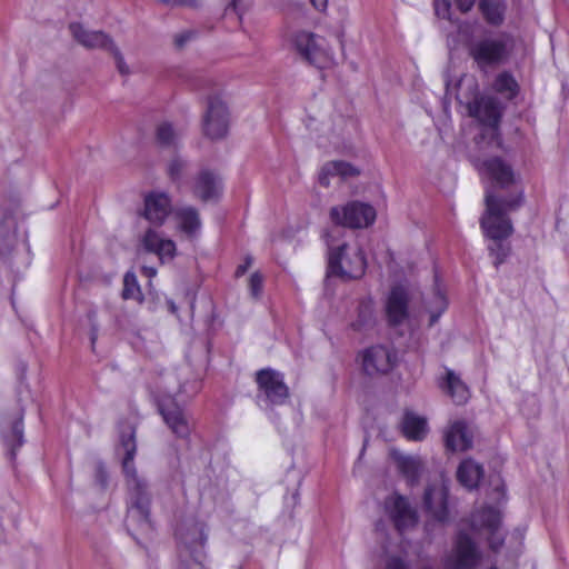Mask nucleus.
<instances>
[{"label": "nucleus", "mask_w": 569, "mask_h": 569, "mask_svg": "<svg viewBox=\"0 0 569 569\" xmlns=\"http://www.w3.org/2000/svg\"><path fill=\"white\" fill-rule=\"evenodd\" d=\"M120 445L124 451L122 470L128 490L127 529H138L143 532H150L152 530L150 519L151 493L148 482L138 475L133 463L137 452L136 431L133 428L129 427L128 432L123 431L121 433Z\"/></svg>", "instance_id": "nucleus-1"}, {"label": "nucleus", "mask_w": 569, "mask_h": 569, "mask_svg": "<svg viewBox=\"0 0 569 569\" xmlns=\"http://www.w3.org/2000/svg\"><path fill=\"white\" fill-rule=\"evenodd\" d=\"M522 200V191L511 194L507 199H500L490 191L486 193L487 210L481 226L485 234L490 239L488 250L496 267L503 263L510 254L511 247L508 238L512 234L513 227L508 212L519 208Z\"/></svg>", "instance_id": "nucleus-2"}, {"label": "nucleus", "mask_w": 569, "mask_h": 569, "mask_svg": "<svg viewBox=\"0 0 569 569\" xmlns=\"http://www.w3.org/2000/svg\"><path fill=\"white\" fill-rule=\"evenodd\" d=\"M488 501L475 509L469 519V527L480 538H485L491 551L498 552L505 536L499 531L503 509L508 497L506 486L499 473L489 477Z\"/></svg>", "instance_id": "nucleus-3"}, {"label": "nucleus", "mask_w": 569, "mask_h": 569, "mask_svg": "<svg viewBox=\"0 0 569 569\" xmlns=\"http://www.w3.org/2000/svg\"><path fill=\"white\" fill-rule=\"evenodd\" d=\"M367 268V260L360 248L351 249L343 243L329 252L328 276H335L342 281L360 279Z\"/></svg>", "instance_id": "nucleus-4"}, {"label": "nucleus", "mask_w": 569, "mask_h": 569, "mask_svg": "<svg viewBox=\"0 0 569 569\" xmlns=\"http://www.w3.org/2000/svg\"><path fill=\"white\" fill-rule=\"evenodd\" d=\"M436 16L441 21V28L447 36L450 60L453 52L459 49L462 31V0H433Z\"/></svg>", "instance_id": "nucleus-5"}, {"label": "nucleus", "mask_w": 569, "mask_h": 569, "mask_svg": "<svg viewBox=\"0 0 569 569\" xmlns=\"http://www.w3.org/2000/svg\"><path fill=\"white\" fill-rule=\"evenodd\" d=\"M290 42L298 54L318 68L331 61V53L326 40L309 31L299 30L291 34Z\"/></svg>", "instance_id": "nucleus-6"}, {"label": "nucleus", "mask_w": 569, "mask_h": 569, "mask_svg": "<svg viewBox=\"0 0 569 569\" xmlns=\"http://www.w3.org/2000/svg\"><path fill=\"white\" fill-rule=\"evenodd\" d=\"M229 128V111L219 94L207 97L206 111L202 118V130L206 137L217 140L226 137Z\"/></svg>", "instance_id": "nucleus-7"}, {"label": "nucleus", "mask_w": 569, "mask_h": 569, "mask_svg": "<svg viewBox=\"0 0 569 569\" xmlns=\"http://www.w3.org/2000/svg\"><path fill=\"white\" fill-rule=\"evenodd\" d=\"M158 409L171 432L181 439H187L193 429L192 419L178 403L174 397L163 395L158 399Z\"/></svg>", "instance_id": "nucleus-8"}, {"label": "nucleus", "mask_w": 569, "mask_h": 569, "mask_svg": "<svg viewBox=\"0 0 569 569\" xmlns=\"http://www.w3.org/2000/svg\"><path fill=\"white\" fill-rule=\"evenodd\" d=\"M330 218L338 226L366 228L375 222L376 210L370 204L353 201L342 207L331 208Z\"/></svg>", "instance_id": "nucleus-9"}, {"label": "nucleus", "mask_w": 569, "mask_h": 569, "mask_svg": "<svg viewBox=\"0 0 569 569\" xmlns=\"http://www.w3.org/2000/svg\"><path fill=\"white\" fill-rule=\"evenodd\" d=\"M258 399H263L268 406L282 405L289 398V388L280 372L267 368L256 373Z\"/></svg>", "instance_id": "nucleus-10"}, {"label": "nucleus", "mask_w": 569, "mask_h": 569, "mask_svg": "<svg viewBox=\"0 0 569 569\" xmlns=\"http://www.w3.org/2000/svg\"><path fill=\"white\" fill-rule=\"evenodd\" d=\"M23 415L24 409L20 403L2 415L1 435L11 461L16 459L17 449L23 445Z\"/></svg>", "instance_id": "nucleus-11"}, {"label": "nucleus", "mask_w": 569, "mask_h": 569, "mask_svg": "<svg viewBox=\"0 0 569 569\" xmlns=\"http://www.w3.org/2000/svg\"><path fill=\"white\" fill-rule=\"evenodd\" d=\"M395 350L385 346H373L363 352L362 366L367 375L388 373L397 363Z\"/></svg>", "instance_id": "nucleus-12"}, {"label": "nucleus", "mask_w": 569, "mask_h": 569, "mask_svg": "<svg viewBox=\"0 0 569 569\" xmlns=\"http://www.w3.org/2000/svg\"><path fill=\"white\" fill-rule=\"evenodd\" d=\"M385 508L399 532L416 526L417 512L408 500L400 495H392L385 500Z\"/></svg>", "instance_id": "nucleus-13"}, {"label": "nucleus", "mask_w": 569, "mask_h": 569, "mask_svg": "<svg viewBox=\"0 0 569 569\" xmlns=\"http://www.w3.org/2000/svg\"><path fill=\"white\" fill-rule=\"evenodd\" d=\"M471 56L480 67L498 63L507 56V39H483L471 48Z\"/></svg>", "instance_id": "nucleus-14"}, {"label": "nucleus", "mask_w": 569, "mask_h": 569, "mask_svg": "<svg viewBox=\"0 0 569 569\" xmlns=\"http://www.w3.org/2000/svg\"><path fill=\"white\" fill-rule=\"evenodd\" d=\"M469 112L492 132L497 131L501 117V107L496 98L489 96L481 97L469 107Z\"/></svg>", "instance_id": "nucleus-15"}, {"label": "nucleus", "mask_w": 569, "mask_h": 569, "mask_svg": "<svg viewBox=\"0 0 569 569\" xmlns=\"http://www.w3.org/2000/svg\"><path fill=\"white\" fill-rule=\"evenodd\" d=\"M481 174L489 179L495 187L501 189L508 188L517 181L511 167L500 158L486 160L481 167Z\"/></svg>", "instance_id": "nucleus-16"}, {"label": "nucleus", "mask_w": 569, "mask_h": 569, "mask_svg": "<svg viewBox=\"0 0 569 569\" xmlns=\"http://www.w3.org/2000/svg\"><path fill=\"white\" fill-rule=\"evenodd\" d=\"M69 31L72 38L87 49H101L108 51L114 42L107 33L102 31L88 30L79 22L70 23Z\"/></svg>", "instance_id": "nucleus-17"}, {"label": "nucleus", "mask_w": 569, "mask_h": 569, "mask_svg": "<svg viewBox=\"0 0 569 569\" xmlns=\"http://www.w3.org/2000/svg\"><path fill=\"white\" fill-rule=\"evenodd\" d=\"M409 297L405 288L393 287L389 293L386 312L390 326H399L408 318Z\"/></svg>", "instance_id": "nucleus-18"}, {"label": "nucleus", "mask_w": 569, "mask_h": 569, "mask_svg": "<svg viewBox=\"0 0 569 569\" xmlns=\"http://www.w3.org/2000/svg\"><path fill=\"white\" fill-rule=\"evenodd\" d=\"M447 497L448 488L445 485H431L425 491V507L439 521H445L448 517Z\"/></svg>", "instance_id": "nucleus-19"}, {"label": "nucleus", "mask_w": 569, "mask_h": 569, "mask_svg": "<svg viewBox=\"0 0 569 569\" xmlns=\"http://www.w3.org/2000/svg\"><path fill=\"white\" fill-rule=\"evenodd\" d=\"M177 536L180 539V541L184 545V547L189 550L190 557L193 559V561L199 566H203L206 555L202 551V549L206 543L207 537L203 535L202 528L199 525L194 523L192 525L188 532H184L182 529H179L177 531Z\"/></svg>", "instance_id": "nucleus-20"}, {"label": "nucleus", "mask_w": 569, "mask_h": 569, "mask_svg": "<svg viewBox=\"0 0 569 569\" xmlns=\"http://www.w3.org/2000/svg\"><path fill=\"white\" fill-rule=\"evenodd\" d=\"M171 211V201L166 193H150L144 199V218L151 223L162 224Z\"/></svg>", "instance_id": "nucleus-21"}, {"label": "nucleus", "mask_w": 569, "mask_h": 569, "mask_svg": "<svg viewBox=\"0 0 569 569\" xmlns=\"http://www.w3.org/2000/svg\"><path fill=\"white\" fill-rule=\"evenodd\" d=\"M143 248L148 252L156 253L160 260L172 259L176 254V243L163 238L153 229H148L142 238Z\"/></svg>", "instance_id": "nucleus-22"}, {"label": "nucleus", "mask_w": 569, "mask_h": 569, "mask_svg": "<svg viewBox=\"0 0 569 569\" xmlns=\"http://www.w3.org/2000/svg\"><path fill=\"white\" fill-rule=\"evenodd\" d=\"M219 191L220 182L218 177L209 170H201L194 180V196L207 202L216 199L219 196Z\"/></svg>", "instance_id": "nucleus-23"}, {"label": "nucleus", "mask_w": 569, "mask_h": 569, "mask_svg": "<svg viewBox=\"0 0 569 569\" xmlns=\"http://www.w3.org/2000/svg\"><path fill=\"white\" fill-rule=\"evenodd\" d=\"M401 431L407 439L421 441L429 431L427 419L412 411H406L401 420Z\"/></svg>", "instance_id": "nucleus-24"}, {"label": "nucleus", "mask_w": 569, "mask_h": 569, "mask_svg": "<svg viewBox=\"0 0 569 569\" xmlns=\"http://www.w3.org/2000/svg\"><path fill=\"white\" fill-rule=\"evenodd\" d=\"M17 220L12 213L4 214L0 221V256L10 254L17 243Z\"/></svg>", "instance_id": "nucleus-25"}, {"label": "nucleus", "mask_w": 569, "mask_h": 569, "mask_svg": "<svg viewBox=\"0 0 569 569\" xmlns=\"http://www.w3.org/2000/svg\"><path fill=\"white\" fill-rule=\"evenodd\" d=\"M360 174L359 169L353 167L351 163L342 161V160H335L327 162L322 169L319 177V181L322 186L328 187L329 186V176H340L342 178H349V177H357Z\"/></svg>", "instance_id": "nucleus-26"}, {"label": "nucleus", "mask_w": 569, "mask_h": 569, "mask_svg": "<svg viewBox=\"0 0 569 569\" xmlns=\"http://www.w3.org/2000/svg\"><path fill=\"white\" fill-rule=\"evenodd\" d=\"M443 442L447 453L462 450V420L451 421L443 430Z\"/></svg>", "instance_id": "nucleus-27"}, {"label": "nucleus", "mask_w": 569, "mask_h": 569, "mask_svg": "<svg viewBox=\"0 0 569 569\" xmlns=\"http://www.w3.org/2000/svg\"><path fill=\"white\" fill-rule=\"evenodd\" d=\"M176 218L180 229L189 236L194 234L201 227L199 212L192 207H186L176 211Z\"/></svg>", "instance_id": "nucleus-28"}, {"label": "nucleus", "mask_w": 569, "mask_h": 569, "mask_svg": "<svg viewBox=\"0 0 569 569\" xmlns=\"http://www.w3.org/2000/svg\"><path fill=\"white\" fill-rule=\"evenodd\" d=\"M479 8L485 19L491 24H500L506 12L505 0H480Z\"/></svg>", "instance_id": "nucleus-29"}, {"label": "nucleus", "mask_w": 569, "mask_h": 569, "mask_svg": "<svg viewBox=\"0 0 569 569\" xmlns=\"http://www.w3.org/2000/svg\"><path fill=\"white\" fill-rule=\"evenodd\" d=\"M397 467L399 471L411 482L417 481L423 468L420 458L411 456H396Z\"/></svg>", "instance_id": "nucleus-30"}, {"label": "nucleus", "mask_w": 569, "mask_h": 569, "mask_svg": "<svg viewBox=\"0 0 569 569\" xmlns=\"http://www.w3.org/2000/svg\"><path fill=\"white\" fill-rule=\"evenodd\" d=\"M465 569H476L483 561V553L478 541L465 533Z\"/></svg>", "instance_id": "nucleus-31"}, {"label": "nucleus", "mask_w": 569, "mask_h": 569, "mask_svg": "<svg viewBox=\"0 0 569 569\" xmlns=\"http://www.w3.org/2000/svg\"><path fill=\"white\" fill-rule=\"evenodd\" d=\"M482 478V466L478 461L465 457V489L477 488Z\"/></svg>", "instance_id": "nucleus-32"}, {"label": "nucleus", "mask_w": 569, "mask_h": 569, "mask_svg": "<svg viewBox=\"0 0 569 569\" xmlns=\"http://www.w3.org/2000/svg\"><path fill=\"white\" fill-rule=\"evenodd\" d=\"M493 87L506 99H512L518 92L516 80L507 72H502L496 78Z\"/></svg>", "instance_id": "nucleus-33"}, {"label": "nucleus", "mask_w": 569, "mask_h": 569, "mask_svg": "<svg viewBox=\"0 0 569 569\" xmlns=\"http://www.w3.org/2000/svg\"><path fill=\"white\" fill-rule=\"evenodd\" d=\"M156 140L160 147H176L178 141V133L174 131L170 123L164 122L158 126L156 131Z\"/></svg>", "instance_id": "nucleus-34"}, {"label": "nucleus", "mask_w": 569, "mask_h": 569, "mask_svg": "<svg viewBox=\"0 0 569 569\" xmlns=\"http://www.w3.org/2000/svg\"><path fill=\"white\" fill-rule=\"evenodd\" d=\"M461 83V78L451 79L449 74L446 79V94L443 100V108L447 111L452 101H455L456 107L459 109L462 106V101L459 98V87Z\"/></svg>", "instance_id": "nucleus-35"}, {"label": "nucleus", "mask_w": 569, "mask_h": 569, "mask_svg": "<svg viewBox=\"0 0 569 569\" xmlns=\"http://www.w3.org/2000/svg\"><path fill=\"white\" fill-rule=\"evenodd\" d=\"M188 161L179 156L173 157L167 164V174L174 183H180L188 170Z\"/></svg>", "instance_id": "nucleus-36"}, {"label": "nucleus", "mask_w": 569, "mask_h": 569, "mask_svg": "<svg viewBox=\"0 0 569 569\" xmlns=\"http://www.w3.org/2000/svg\"><path fill=\"white\" fill-rule=\"evenodd\" d=\"M443 569H462V531L457 533L455 548L445 558Z\"/></svg>", "instance_id": "nucleus-37"}, {"label": "nucleus", "mask_w": 569, "mask_h": 569, "mask_svg": "<svg viewBox=\"0 0 569 569\" xmlns=\"http://www.w3.org/2000/svg\"><path fill=\"white\" fill-rule=\"evenodd\" d=\"M141 296L137 277L133 272H127L123 278V299H139Z\"/></svg>", "instance_id": "nucleus-38"}, {"label": "nucleus", "mask_w": 569, "mask_h": 569, "mask_svg": "<svg viewBox=\"0 0 569 569\" xmlns=\"http://www.w3.org/2000/svg\"><path fill=\"white\" fill-rule=\"evenodd\" d=\"M460 383V378L451 370H446V375L443 378L439 380V388L450 396L452 399L455 398V387Z\"/></svg>", "instance_id": "nucleus-39"}, {"label": "nucleus", "mask_w": 569, "mask_h": 569, "mask_svg": "<svg viewBox=\"0 0 569 569\" xmlns=\"http://www.w3.org/2000/svg\"><path fill=\"white\" fill-rule=\"evenodd\" d=\"M114 59L116 61V66H117V69L119 71L120 74L122 76H128L130 74V69L129 67L127 66V63L124 62V59H123V56L121 54L119 48L116 46V43L113 42V44L108 49V51Z\"/></svg>", "instance_id": "nucleus-40"}, {"label": "nucleus", "mask_w": 569, "mask_h": 569, "mask_svg": "<svg viewBox=\"0 0 569 569\" xmlns=\"http://www.w3.org/2000/svg\"><path fill=\"white\" fill-rule=\"evenodd\" d=\"M263 278L260 272H253L249 279V289L254 298H258L262 291Z\"/></svg>", "instance_id": "nucleus-41"}, {"label": "nucleus", "mask_w": 569, "mask_h": 569, "mask_svg": "<svg viewBox=\"0 0 569 569\" xmlns=\"http://www.w3.org/2000/svg\"><path fill=\"white\" fill-rule=\"evenodd\" d=\"M197 37L196 30H186L174 36V44L177 48L181 49L184 47L187 42L194 39Z\"/></svg>", "instance_id": "nucleus-42"}, {"label": "nucleus", "mask_w": 569, "mask_h": 569, "mask_svg": "<svg viewBox=\"0 0 569 569\" xmlns=\"http://www.w3.org/2000/svg\"><path fill=\"white\" fill-rule=\"evenodd\" d=\"M160 3L170 6V7H190L194 8L199 4L200 0H157Z\"/></svg>", "instance_id": "nucleus-43"}, {"label": "nucleus", "mask_w": 569, "mask_h": 569, "mask_svg": "<svg viewBox=\"0 0 569 569\" xmlns=\"http://www.w3.org/2000/svg\"><path fill=\"white\" fill-rule=\"evenodd\" d=\"M96 481L101 486V488H106L108 485V472L103 465L99 463L96 467Z\"/></svg>", "instance_id": "nucleus-44"}, {"label": "nucleus", "mask_w": 569, "mask_h": 569, "mask_svg": "<svg viewBox=\"0 0 569 569\" xmlns=\"http://www.w3.org/2000/svg\"><path fill=\"white\" fill-rule=\"evenodd\" d=\"M383 569H409V567L401 558L390 557Z\"/></svg>", "instance_id": "nucleus-45"}, {"label": "nucleus", "mask_w": 569, "mask_h": 569, "mask_svg": "<svg viewBox=\"0 0 569 569\" xmlns=\"http://www.w3.org/2000/svg\"><path fill=\"white\" fill-rule=\"evenodd\" d=\"M252 262H253L252 257L251 256H247L244 258L243 263H241V264H239L237 267L234 276L237 278L242 277L248 271V269L251 267Z\"/></svg>", "instance_id": "nucleus-46"}, {"label": "nucleus", "mask_w": 569, "mask_h": 569, "mask_svg": "<svg viewBox=\"0 0 569 569\" xmlns=\"http://www.w3.org/2000/svg\"><path fill=\"white\" fill-rule=\"evenodd\" d=\"M370 320V312L369 311H365V312H360L359 315V319L352 323V327L355 330H362L365 328V326L367 325V322Z\"/></svg>", "instance_id": "nucleus-47"}, {"label": "nucleus", "mask_w": 569, "mask_h": 569, "mask_svg": "<svg viewBox=\"0 0 569 569\" xmlns=\"http://www.w3.org/2000/svg\"><path fill=\"white\" fill-rule=\"evenodd\" d=\"M310 2L320 12H325L328 8V0H310Z\"/></svg>", "instance_id": "nucleus-48"}, {"label": "nucleus", "mask_w": 569, "mask_h": 569, "mask_svg": "<svg viewBox=\"0 0 569 569\" xmlns=\"http://www.w3.org/2000/svg\"><path fill=\"white\" fill-rule=\"evenodd\" d=\"M472 438H473L472 433L469 437V431L467 429V426L465 425V440H463L465 451L472 446V443H473Z\"/></svg>", "instance_id": "nucleus-49"}, {"label": "nucleus", "mask_w": 569, "mask_h": 569, "mask_svg": "<svg viewBox=\"0 0 569 569\" xmlns=\"http://www.w3.org/2000/svg\"><path fill=\"white\" fill-rule=\"evenodd\" d=\"M525 528H516L512 532V537L521 541L525 538Z\"/></svg>", "instance_id": "nucleus-50"}, {"label": "nucleus", "mask_w": 569, "mask_h": 569, "mask_svg": "<svg viewBox=\"0 0 569 569\" xmlns=\"http://www.w3.org/2000/svg\"><path fill=\"white\" fill-rule=\"evenodd\" d=\"M142 272L144 276L151 278V277H154L156 273H157V270L153 268V267H142Z\"/></svg>", "instance_id": "nucleus-51"}, {"label": "nucleus", "mask_w": 569, "mask_h": 569, "mask_svg": "<svg viewBox=\"0 0 569 569\" xmlns=\"http://www.w3.org/2000/svg\"><path fill=\"white\" fill-rule=\"evenodd\" d=\"M456 479L458 482L462 483V461H460L457 466Z\"/></svg>", "instance_id": "nucleus-52"}, {"label": "nucleus", "mask_w": 569, "mask_h": 569, "mask_svg": "<svg viewBox=\"0 0 569 569\" xmlns=\"http://www.w3.org/2000/svg\"><path fill=\"white\" fill-rule=\"evenodd\" d=\"M177 569H191L190 563L186 560H180Z\"/></svg>", "instance_id": "nucleus-53"}, {"label": "nucleus", "mask_w": 569, "mask_h": 569, "mask_svg": "<svg viewBox=\"0 0 569 569\" xmlns=\"http://www.w3.org/2000/svg\"><path fill=\"white\" fill-rule=\"evenodd\" d=\"M438 318H439V313L438 315H431L430 323L429 325L432 326L433 323H436Z\"/></svg>", "instance_id": "nucleus-54"}, {"label": "nucleus", "mask_w": 569, "mask_h": 569, "mask_svg": "<svg viewBox=\"0 0 569 569\" xmlns=\"http://www.w3.org/2000/svg\"><path fill=\"white\" fill-rule=\"evenodd\" d=\"M475 2V0H465V11L470 7L472 6Z\"/></svg>", "instance_id": "nucleus-55"}, {"label": "nucleus", "mask_w": 569, "mask_h": 569, "mask_svg": "<svg viewBox=\"0 0 569 569\" xmlns=\"http://www.w3.org/2000/svg\"><path fill=\"white\" fill-rule=\"evenodd\" d=\"M438 299L440 300L441 305H442V309L445 308V300H443V297L439 296Z\"/></svg>", "instance_id": "nucleus-56"}, {"label": "nucleus", "mask_w": 569, "mask_h": 569, "mask_svg": "<svg viewBox=\"0 0 569 569\" xmlns=\"http://www.w3.org/2000/svg\"><path fill=\"white\" fill-rule=\"evenodd\" d=\"M129 531L131 532V536H134V532H132V531H138V532H142V533H144L143 531H140V530H138V529H130Z\"/></svg>", "instance_id": "nucleus-57"}, {"label": "nucleus", "mask_w": 569, "mask_h": 569, "mask_svg": "<svg viewBox=\"0 0 569 569\" xmlns=\"http://www.w3.org/2000/svg\"><path fill=\"white\" fill-rule=\"evenodd\" d=\"M237 1H238V0H231V6H232L233 8H236V7H237Z\"/></svg>", "instance_id": "nucleus-58"}, {"label": "nucleus", "mask_w": 569, "mask_h": 569, "mask_svg": "<svg viewBox=\"0 0 569 569\" xmlns=\"http://www.w3.org/2000/svg\"><path fill=\"white\" fill-rule=\"evenodd\" d=\"M171 310H172V311H174V310H176L174 305H171Z\"/></svg>", "instance_id": "nucleus-59"}]
</instances>
